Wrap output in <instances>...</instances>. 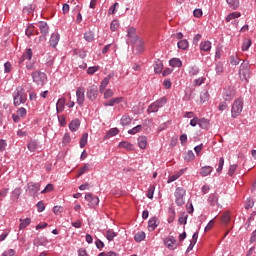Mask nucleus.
Masks as SVG:
<instances>
[{"label":"nucleus","mask_w":256,"mask_h":256,"mask_svg":"<svg viewBox=\"0 0 256 256\" xmlns=\"http://www.w3.org/2000/svg\"><path fill=\"white\" fill-rule=\"evenodd\" d=\"M154 193H155V186H150L147 192L148 199H153Z\"/></svg>","instance_id":"nucleus-60"},{"label":"nucleus","mask_w":256,"mask_h":256,"mask_svg":"<svg viewBox=\"0 0 256 256\" xmlns=\"http://www.w3.org/2000/svg\"><path fill=\"white\" fill-rule=\"evenodd\" d=\"M34 33H36V35H39V32L35 31V26H29L27 29H26V35L28 37H31V35H33Z\"/></svg>","instance_id":"nucleus-48"},{"label":"nucleus","mask_w":256,"mask_h":256,"mask_svg":"<svg viewBox=\"0 0 256 256\" xmlns=\"http://www.w3.org/2000/svg\"><path fill=\"white\" fill-rule=\"evenodd\" d=\"M127 33H128V37L133 39V41H136L137 39H139L138 36H136L135 34L136 33L135 28L133 27L128 28Z\"/></svg>","instance_id":"nucleus-32"},{"label":"nucleus","mask_w":256,"mask_h":256,"mask_svg":"<svg viewBox=\"0 0 256 256\" xmlns=\"http://www.w3.org/2000/svg\"><path fill=\"white\" fill-rule=\"evenodd\" d=\"M237 167H238L237 164L230 165L229 170H228V175L230 177H233V175H235V171H237Z\"/></svg>","instance_id":"nucleus-53"},{"label":"nucleus","mask_w":256,"mask_h":256,"mask_svg":"<svg viewBox=\"0 0 256 256\" xmlns=\"http://www.w3.org/2000/svg\"><path fill=\"white\" fill-rule=\"evenodd\" d=\"M119 134V130L118 129H114V130H109L106 135L104 136V139H111V137H115V135Z\"/></svg>","instance_id":"nucleus-38"},{"label":"nucleus","mask_w":256,"mask_h":256,"mask_svg":"<svg viewBox=\"0 0 256 256\" xmlns=\"http://www.w3.org/2000/svg\"><path fill=\"white\" fill-rule=\"evenodd\" d=\"M251 39H246L244 40L243 44H242V51H249V47H251Z\"/></svg>","instance_id":"nucleus-45"},{"label":"nucleus","mask_w":256,"mask_h":256,"mask_svg":"<svg viewBox=\"0 0 256 256\" xmlns=\"http://www.w3.org/2000/svg\"><path fill=\"white\" fill-rule=\"evenodd\" d=\"M185 189L178 187L175 190V203L178 205V207H183L185 205Z\"/></svg>","instance_id":"nucleus-5"},{"label":"nucleus","mask_w":256,"mask_h":256,"mask_svg":"<svg viewBox=\"0 0 256 256\" xmlns=\"http://www.w3.org/2000/svg\"><path fill=\"white\" fill-rule=\"evenodd\" d=\"M117 7H119V3L116 2L109 8L108 14L115 15V13L117 12Z\"/></svg>","instance_id":"nucleus-54"},{"label":"nucleus","mask_w":256,"mask_h":256,"mask_svg":"<svg viewBox=\"0 0 256 256\" xmlns=\"http://www.w3.org/2000/svg\"><path fill=\"white\" fill-rule=\"evenodd\" d=\"M237 17H241L240 12H232L226 17V22L229 23V21L237 19Z\"/></svg>","instance_id":"nucleus-41"},{"label":"nucleus","mask_w":256,"mask_h":256,"mask_svg":"<svg viewBox=\"0 0 256 256\" xmlns=\"http://www.w3.org/2000/svg\"><path fill=\"white\" fill-rule=\"evenodd\" d=\"M12 197L14 199H19V197H21V188L14 189V191L12 192Z\"/></svg>","instance_id":"nucleus-59"},{"label":"nucleus","mask_w":256,"mask_h":256,"mask_svg":"<svg viewBox=\"0 0 256 256\" xmlns=\"http://www.w3.org/2000/svg\"><path fill=\"white\" fill-rule=\"evenodd\" d=\"M111 31H117L119 29V21L113 20L110 25Z\"/></svg>","instance_id":"nucleus-58"},{"label":"nucleus","mask_w":256,"mask_h":256,"mask_svg":"<svg viewBox=\"0 0 256 256\" xmlns=\"http://www.w3.org/2000/svg\"><path fill=\"white\" fill-rule=\"evenodd\" d=\"M109 85V78H104L100 84V93L105 91V88Z\"/></svg>","instance_id":"nucleus-46"},{"label":"nucleus","mask_w":256,"mask_h":256,"mask_svg":"<svg viewBox=\"0 0 256 256\" xmlns=\"http://www.w3.org/2000/svg\"><path fill=\"white\" fill-rule=\"evenodd\" d=\"M123 101V97H116V98H112L106 102H104V106L105 107H113V105L115 104H119Z\"/></svg>","instance_id":"nucleus-15"},{"label":"nucleus","mask_w":256,"mask_h":256,"mask_svg":"<svg viewBox=\"0 0 256 256\" xmlns=\"http://www.w3.org/2000/svg\"><path fill=\"white\" fill-rule=\"evenodd\" d=\"M51 191H53V184H47V186L45 187V189L42 190V194L45 193H51Z\"/></svg>","instance_id":"nucleus-62"},{"label":"nucleus","mask_w":256,"mask_h":256,"mask_svg":"<svg viewBox=\"0 0 256 256\" xmlns=\"http://www.w3.org/2000/svg\"><path fill=\"white\" fill-rule=\"evenodd\" d=\"M116 235H117V233H115L113 230L106 231V239L108 241H113V239H115Z\"/></svg>","instance_id":"nucleus-44"},{"label":"nucleus","mask_w":256,"mask_h":256,"mask_svg":"<svg viewBox=\"0 0 256 256\" xmlns=\"http://www.w3.org/2000/svg\"><path fill=\"white\" fill-rule=\"evenodd\" d=\"M55 63V57L52 55H48L45 61L46 67H53V64Z\"/></svg>","instance_id":"nucleus-40"},{"label":"nucleus","mask_w":256,"mask_h":256,"mask_svg":"<svg viewBox=\"0 0 256 256\" xmlns=\"http://www.w3.org/2000/svg\"><path fill=\"white\" fill-rule=\"evenodd\" d=\"M58 43H59V33H53L50 37L51 47H57Z\"/></svg>","instance_id":"nucleus-21"},{"label":"nucleus","mask_w":256,"mask_h":256,"mask_svg":"<svg viewBox=\"0 0 256 256\" xmlns=\"http://www.w3.org/2000/svg\"><path fill=\"white\" fill-rule=\"evenodd\" d=\"M183 173H185V170H180L179 172H177L176 174H173L172 176H170L168 178L167 183H173V181H177V179H179V177H181V175H183Z\"/></svg>","instance_id":"nucleus-29"},{"label":"nucleus","mask_w":256,"mask_h":256,"mask_svg":"<svg viewBox=\"0 0 256 256\" xmlns=\"http://www.w3.org/2000/svg\"><path fill=\"white\" fill-rule=\"evenodd\" d=\"M230 9H238L239 8V0H226Z\"/></svg>","instance_id":"nucleus-36"},{"label":"nucleus","mask_w":256,"mask_h":256,"mask_svg":"<svg viewBox=\"0 0 256 256\" xmlns=\"http://www.w3.org/2000/svg\"><path fill=\"white\" fill-rule=\"evenodd\" d=\"M131 116L125 114L122 116L121 120H120V123L121 125H123V127H127V125H131Z\"/></svg>","instance_id":"nucleus-27"},{"label":"nucleus","mask_w":256,"mask_h":256,"mask_svg":"<svg viewBox=\"0 0 256 256\" xmlns=\"http://www.w3.org/2000/svg\"><path fill=\"white\" fill-rule=\"evenodd\" d=\"M164 245H166L167 249H170V251H174V249H177V240H175V237L170 236L164 240Z\"/></svg>","instance_id":"nucleus-9"},{"label":"nucleus","mask_w":256,"mask_h":256,"mask_svg":"<svg viewBox=\"0 0 256 256\" xmlns=\"http://www.w3.org/2000/svg\"><path fill=\"white\" fill-rule=\"evenodd\" d=\"M154 103H156V105L161 109V107H163V105L167 103V97H162L157 101H155Z\"/></svg>","instance_id":"nucleus-51"},{"label":"nucleus","mask_w":256,"mask_h":256,"mask_svg":"<svg viewBox=\"0 0 256 256\" xmlns=\"http://www.w3.org/2000/svg\"><path fill=\"white\" fill-rule=\"evenodd\" d=\"M253 205H255V201H253V199L248 198L245 202V209H252Z\"/></svg>","instance_id":"nucleus-55"},{"label":"nucleus","mask_w":256,"mask_h":256,"mask_svg":"<svg viewBox=\"0 0 256 256\" xmlns=\"http://www.w3.org/2000/svg\"><path fill=\"white\" fill-rule=\"evenodd\" d=\"M99 69V66H92L87 69L88 75H95Z\"/></svg>","instance_id":"nucleus-57"},{"label":"nucleus","mask_w":256,"mask_h":256,"mask_svg":"<svg viewBox=\"0 0 256 256\" xmlns=\"http://www.w3.org/2000/svg\"><path fill=\"white\" fill-rule=\"evenodd\" d=\"M212 172L213 167L211 166H204L200 169V175H202V177H207V175H211Z\"/></svg>","instance_id":"nucleus-19"},{"label":"nucleus","mask_w":256,"mask_h":256,"mask_svg":"<svg viewBox=\"0 0 256 256\" xmlns=\"http://www.w3.org/2000/svg\"><path fill=\"white\" fill-rule=\"evenodd\" d=\"M154 73H156V74L163 73V62L159 59L155 61Z\"/></svg>","instance_id":"nucleus-18"},{"label":"nucleus","mask_w":256,"mask_h":256,"mask_svg":"<svg viewBox=\"0 0 256 256\" xmlns=\"http://www.w3.org/2000/svg\"><path fill=\"white\" fill-rule=\"evenodd\" d=\"M235 98V90L233 87H228L224 90L223 99L225 101H233Z\"/></svg>","instance_id":"nucleus-10"},{"label":"nucleus","mask_w":256,"mask_h":256,"mask_svg":"<svg viewBox=\"0 0 256 256\" xmlns=\"http://www.w3.org/2000/svg\"><path fill=\"white\" fill-rule=\"evenodd\" d=\"M38 27L40 29L41 36L39 37V41H46L47 36L49 35V25H47V22L40 21L38 23Z\"/></svg>","instance_id":"nucleus-6"},{"label":"nucleus","mask_w":256,"mask_h":256,"mask_svg":"<svg viewBox=\"0 0 256 256\" xmlns=\"http://www.w3.org/2000/svg\"><path fill=\"white\" fill-rule=\"evenodd\" d=\"M29 193H32V195H36V193H39L41 191V185L39 183H30L28 184Z\"/></svg>","instance_id":"nucleus-14"},{"label":"nucleus","mask_w":256,"mask_h":256,"mask_svg":"<svg viewBox=\"0 0 256 256\" xmlns=\"http://www.w3.org/2000/svg\"><path fill=\"white\" fill-rule=\"evenodd\" d=\"M169 65H170V67H182L183 62H181V59H179V58H172L169 61Z\"/></svg>","instance_id":"nucleus-28"},{"label":"nucleus","mask_w":256,"mask_h":256,"mask_svg":"<svg viewBox=\"0 0 256 256\" xmlns=\"http://www.w3.org/2000/svg\"><path fill=\"white\" fill-rule=\"evenodd\" d=\"M133 47L134 49H137L138 53L143 52V40L141 38H136V40L133 41Z\"/></svg>","instance_id":"nucleus-17"},{"label":"nucleus","mask_w":256,"mask_h":256,"mask_svg":"<svg viewBox=\"0 0 256 256\" xmlns=\"http://www.w3.org/2000/svg\"><path fill=\"white\" fill-rule=\"evenodd\" d=\"M65 103H66L65 98L58 99V101L56 103V109H57L58 113L63 111V109H65Z\"/></svg>","instance_id":"nucleus-25"},{"label":"nucleus","mask_w":256,"mask_h":256,"mask_svg":"<svg viewBox=\"0 0 256 256\" xmlns=\"http://www.w3.org/2000/svg\"><path fill=\"white\" fill-rule=\"evenodd\" d=\"M200 51H211V42L209 40H206L204 42L200 43Z\"/></svg>","instance_id":"nucleus-24"},{"label":"nucleus","mask_w":256,"mask_h":256,"mask_svg":"<svg viewBox=\"0 0 256 256\" xmlns=\"http://www.w3.org/2000/svg\"><path fill=\"white\" fill-rule=\"evenodd\" d=\"M19 229H25V227L31 225V218L20 219Z\"/></svg>","instance_id":"nucleus-35"},{"label":"nucleus","mask_w":256,"mask_h":256,"mask_svg":"<svg viewBox=\"0 0 256 256\" xmlns=\"http://www.w3.org/2000/svg\"><path fill=\"white\" fill-rule=\"evenodd\" d=\"M89 137V134L84 133L81 140H80V147L81 149H83V147H85V145H87V139Z\"/></svg>","instance_id":"nucleus-49"},{"label":"nucleus","mask_w":256,"mask_h":256,"mask_svg":"<svg viewBox=\"0 0 256 256\" xmlns=\"http://www.w3.org/2000/svg\"><path fill=\"white\" fill-rule=\"evenodd\" d=\"M134 239L135 241H137V243H141V241H145V232L140 231L136 233L134 236Z\"/></svg>","instance_id":"nucleus-33"},{"label":"nucleus","mask_w":256,"mask_h":256,"mask_svg":"<svg viewBox=\"0 0 256 256\" xmlns=\"http://www.w3.org/2000/svg\"><path fill=\"white\" fill-rule=\"evenodd\" d=\"M231 221V214L229 212H225L222 215V223H224L225 225H227L229 222Z\"/></svg>","instance_id":"nucleus-42"},{"label":"nucleus","mask_w":256,"mask_h":256,"mask_svg":"<svg viewBox=\"0 0 256 256\" xmlns=\"http://www.w3.org/2000/svg\"><path fill=\"white\" fill-rule=\"evenodd\" d=\"M87 98L90 99V101H95L97 99V96L99 95V90L96 85H92L87 89Z\"/></svg>","instance_id":"nucleus-7"},{"label":"nucleus","mask_w":256,"mask_h":256,"mask_svg":"<svg viewBox=\"0 0 256 256\" xmlns=\"http://www.w3.org/2000/svg\"><path fill=\"white\" fill-rule=\"evenodd\" d=\"M198 125L200 129H209V127H211V122L207 118H200Z\"/></svg>","instance_id":"nucleus-16"},{"label":"nucleus","mask_w":256,"mask_h":256,"mask_svg":"<svg viewBox=\"0 0 256 256\" xmlns=\"http://www.w3.org/2000/svg\"><path fill=\"white\" fill-rule=\"evenodd\" d=\"M13 99L15 107L27 102V94H25V89L22 86L17 87L13 92Z\"/></svg>","instance_id":"nucleus-1"},{"label":"nucleus","mask_w":256,"mask_h":256,"mask_svg":"<svg viewBox=\"0 0 256 256\" xmlns=\"http://www.w3.org/2000/svg\"><path fill=\"white\" fill-rule=\"evenodd\" d=\"M159 227V219L157 217H152L148 221V230L149 231H155Z\"/></svg>","instance_id":"nucleus-12"},{"label":"nucleus","mask_w":256,"mask_h":256,"mask_svg":"<svg viewBox=\"0 0 256 256\" xmlns=\"http://www.w3.org/2000/svg\"><path fill=\"white\" fill-rule=\"evenodd\" d=\"M177 45L178 49H182L183 51H187L189 49V41L186 39L178 41Z\"/></svg>","instance_id":"nucleus-23"},{"label":"nucleus","mask_w":256,"mask_h":256,"mask_svg":"<svg viewBox=\"0 0 256 256\" xmlns=\"http://www.w3.org/2000/svg\"><path fill=\"white\" fill-rule=\"evenodd\" d=\"M7 149V140L0 139V152L3 153Z\"/></svg>","instance_id":"nucleus-56"},{"label":"nucleus","mask_w":256,"mask_h":256,"mask_svg":"<svg viewBox=\"0 0 256 256\" xmlns=\"http://www.w3.org/2000/svg\"><path fill=\"white\" fill-rule=\"evenodd\" d=\"M239 63H241V58H239V56L237 55H233V56H230V64L231 65H239Z\"/></svg>","instance_id":"nucleus-39"},{"label":"nucleus","mask_w":256,"mask_h":256,"mask_svg":"<svg viewBox=\"0 0 256 256\" xmlns=\"http://www.w3.org/2000/svg\"><path fill=\"white\" fill-rule=\"evenodd\" d=\"M200 101L201 103H205L209 101V92L207 90H204L203 92H201Z\"/></svg>","instance_id":"nucleus-37"},{"label":"nucleus","mask_w":256,"mask_h":256,"mask_svg":"<svg viewBox=\"0 0 256 256\" xmlns=\"http://www.w3.org/2000/svg\"><path fill=\"white\" fill-rule=\"evenodd\" d=\"M69 129H79V127H81V120H79L78 118L73 119L69 125H68Z\"/></svg>","instance_id":"nucleus-26"},{"label":"nucleus","mask_w":256,"mask_h":256,"mask_svg":"<svg viewBox=\"0 0 256 256\" xmlns=\"http://www.w3.org/2000/svg\"><path fill=\"white\" fill-rule=\"evenodd\" d=\"M28 149L29 151L35 152L37 151V149H39V144L37 143V141H30L28 143Z\"/></svg>","instance_id":"nucleus-34"},{"label":"nucleus","mask_w":256,"mask_h":256,"mask_svg":"<svg viewBox=\"0 0 256 256\" xmlns=\"http://www.w3.org/2000/svg\"><path fill=\"white\" fill-rule=\"evenodd\" d=\"M98 256H119V255H117V253H115L113 251H110L108 253L101 252Z\"/></svg>","instance_id":"nucleus-64"},{"label":"nucleus","mask_w":256,"mask_h":256,"mask_svg":"<svg viewBox=\"0 0 256 256\" xmlns=\"http://www.w3.org/2000/svg\"><path fill=\"white\" fill-rule=\"evenodd\" d=\"M143 111H145V104L139 102L138 104L134 105L132 107V113L134 115H141V113H143Z\"/></svg>","instance_id":"nucleus-13"},{"label":"nucleus","mask_w":256,"mask_h":256,"mask_svg":"<svg viewBox=\"0 0 256 256\" xmlns=\"http://www.w3.org/2000/svg\"><path fill=\"white\" fill-rule=\"evenodd\" d=\"M208 203L211 205V207H215V205L219 203V196H217V194H210Z\"/></svg>","instance_id":"nucleus-20"},{"label":"nucleus","mask_w":256,"mask_h":256,"mask_svg":"<svg viewBox=\"0 0 256 256\" xmlns=\"http://www.w3.org/2000/svg\"><path fill=\"white\" fill-rule=\"evenodd\" d=\"M239 75L242 81L249 82V79H251V66H249V62L243 61L239 68Z\"/></svg>","instance_id":"nucleus-2"},{"label":"nucleus","mask_w":256,"mask_h":256,"mask_svg":"<svg viewBox=\"0 0 256 256\" xmlns=\"http://www.w3.org/2000/svg\"><path fill=\"white\" fill-rule=\"evenodd\" d=\"M31 75L34 83H36L39 87H43V85H45L47 82V74L39 70L33 72Z\"/></svg>","instance_id":"nucleus-4"},{"label":"nucleus","mask_w":256,"mask_h":256,"mask_svg":"<svg viewBox=\"0 0 256 256\" xmlns=\"http://www.w3.org/2000/svg\"><path fill=\"white\" fill-rule=\"evenodd\" d=\"M85 199L90 203L91 207H97L99 205V197L93 196V194H86Z\"/></svg>","instance_id":"nucleus-11"},{"label":"nucleus","mask_w":256,"mask_h":256,"mask_svg":"<svg viewBox=\"0 0 256 256\" xmlns=\"http://www.w3.org/2000/svg\"><path fill=\"white\" fill-rule=\"evenodd\" d=\"M22 56L28 61H31L33 57V50L31 48L26 49V52Z\"/></svg>","instance_id":"nucleus-43"},{"label":"nucleus","mask_w":256,"mask_h":256,"mask_svg":"<svg viewBox=\"0 0 256 256\" xmlns=\"http://www.w3.org/2000/svg\"><path fill=\"white\" fill-rule=\"evenodd\" d=\"M87 171H89V164H85L79 169L77 177H81V175H84V173H87Z\"/></svg>","instance_id":"nucleus-50"},{"label":"nucleus","mask_w":256,"mask_h":256,"mask_svg":"<svg viewBox=\"0 0 256 256\" xmlns=\"http://www.w3.org/2000/svg\"><path fill=\"white\" fill-rule=\"evenodd\" d=\"M118 147H120V149H126L127 151H133V144L127 141L120 142Z\"/></svg>","instance_id":"nucleus-30"},{"label":"nucleus","mask_w":256,"mask_h":256,"mask_svg":"<svg viewBox=\"0 0 256 256\" xmlns=\"http://www.w3.org/2000/svg\"><path fill=\"white\" fill-rule=\"evenodd\" d=\"M76 97H77V103L80 105V107H83V104L85 103V88L84 87L77 88Z\"/></svg>","instance_id":"nucleus-8"},{"label":"nucleus","mask_w":256,"mask_h":256,"mask_svg":"<svg viewBox=\"0 0 256 256\" xmlns=\"http://www.w3.org/2000/svg\"><path fill=\"white\" fill-rule=\"evenodd\" d=\"M242 111H243V100L242 98H238L232 104L231 116L233 117V119H236V117H239L241 115Z\"/></svg>","instance_id":"nucleus-3"},{"label":"nucleus","mask_w":256,"mask_h":256,"mask_svg":"<svg viewBox=\"0 0 256 256\" xmlns=\"http://www.w3.org/2000/svg\"><path fill=\"white\" fill-rule=\"evenodd\" d=\"M53 213L59 215L60 213H63V208L61 206H54Z\"/></svg>","instance_id":"nucleus-63"},{"label":"nucleus","mask_w":256,"mask_h":256,"mask_svg":"<svg viewBox=\"0 0 256 256\" xmlns=\"http://www.w3.org/2000/svg\"><path fill=\"white\" fill-rule=\"evenodd\" d=\"M138 145H139L140 149H146V147H147V137L140 136L138 138Z\"/></svg>","instance_id":"nucleus-31"},{"label":"nucleus","mask_w":256,"mask_h":256,"mask_svg":"<svg viewBox=\"0 0 256 256\" xmlns=\"http://www.w3.org/2000/svg\"><path fill=\"white\" fill-rule=\"evenodd\" d=\"M159 107L156 105V103H152L149 107H148V113H157V111H159Z\"/></svg>","instance_id":"nucleus-52"},{"label":"nucleus","mask_w":256,"mask_h":256,"mask_svg":"<svg viewBox=\"0 0 256 256\" xmlns=\"http://www.w3.org/2000/svg\"><path fill=\"white\" fill-rule=\"evenodd\" d=\"M185 161H193L195 159V154L193 151L189 150L186 152V155L184 156Z\"/></svg>","instance_id":"nucleus-47"},{"label":"nucleus","mask_w":256,"mask_h":256,"mask_svg":"<svg viewBox=\"0 0 256 256\" xmlns=\"http://www.w3.org/2000/svg\"><path fill=\"white\" fill-rule=\"evenodd\" d=\"M17 115L19 117H25V115H27V110L25 108L21 107L17 110Z\"/></svg>","instance_id":"nucleus-61"},{"label":"nucleus","mask_w":256,"mask_h":256,"mask_svg":"<svg viewBox=\"0 0 256 256\" xmlns=\"http://www.w3.org/2000/svg\"><path fill=\"white\" fill-rule=\"evenodd\" d=\"M84 39L87 43H93V41H95V33L93 31L84 33Z\"/></svg>","instance_id":"nucleus-22"}]
</instances>
